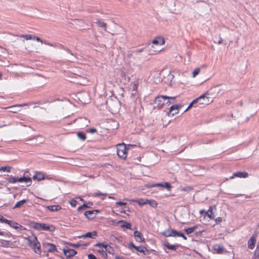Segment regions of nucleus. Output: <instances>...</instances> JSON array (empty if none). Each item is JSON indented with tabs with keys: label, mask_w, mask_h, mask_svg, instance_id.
<instances>
[{
	"label": "nucleus",
	"mask_w": 259,
	"mask_h": 259,
	"mask_svg": "<svg viewBox=\"0 0 259 259\" xmlns=\"http://www.w3.org/2000/svg\"><path fill=\"white\" fill-rule=\"evenodd\" d=\"M139 81L138 80H135L131 83L130 89L132 90V92H135V93H132V95H134V94L136 93V92H137V90L139 87Z\"/></svg>",
	"instance_id": "6ab92c4d"
},
{
	"label": "nucleus",
	"mask_w": 259,
	"mask_h": 259,
	"mask_svg": "<svg viewBox=\"0 0 259 259\" xmlns=\"http://www.w3.org/2000/svg\"><path fill=\"white\" fill-rule=\"evenodd\" d=\"M164 246L168 249H171L172 250H176L178 247V245H171L168 242H165L164 243Z\"/></svg>",
	"instance_id": "7c9ffc66"
},
{
	"label": "nucleus",
	"mask_w": 259,
	"mask_h": 259,
	"mask_svg": "<svg viewBox=\"0 0 259 259\" xmlns=\"http://www.w3.org/2000/svg\"><path fill=\"white\" fill-rule=\"evenodd\" d=\"M114 31L116 32V34H123L124 33V29L119 26L118 24H115L114 25Z\"/></svg>",
	"instance_id": "a878e982"
},
{
	"label": "nucleus",
	"mask_w": 259,
	"mask_h": 259,
	"mask_svg": "<svg viewBox=\"0 0 259 259\" xmlns=\"http://www.w3.org/2000/svg\"><path fill=\"white\" fill-rule=\"evenodd\" d=\"M97 236V233L96 231H93L91 232H88L84 235H82L79 237V238H94L95 237Z\"/></svg>",
	"instance_id": "4be33fe9"
},
{
	"label": "nucleus",
	"mask_w": 259,
	"mask_h": 259,
	"mask_svg": "<svg viewBox=\"0 0 259 259\" xmlns=\"http://www.w3.org/2000/svg\"><path fill=\"white\" fill-rule=\"evenodd\" d=\"M89 259H97L96 257L93 254H90L88 255Z\"/></svg>",
	"instance_id": "0e129e2a"
},
{
	"label": "nucleus",
	"mask_w": 259,
	"mask_h": 259,
	"mask_svg": "<svg viewBox=\"0 0 259 259\" xmlns=\"http://www.w3.org/2000/svg\"><path fill=\"white\" fill-rule=\"evenodd\" d=\"M28 241L29 244L33 248L34 251L38 254H40L41 253L40 244L36 237L33 236L31 238H29Z\"/></svg>",
	"instance_id": "39448f33"
},
{
	"label": "nucleus",
	"mask_w": 259,
	"mask_h": 259,
	"mask_svg": "<svg viewBox=\"0 0 259 259\" xmlns=\"http://www.w3.org/2000/svg\"><path fill=\"white\" fill-rule=\"evenodd\" d=\"M143 50V49H136L133 50V53L137 56L139 53L142 52Z\"/></svg>",
	"instance_id": "603ef678"
},
{
	"label": "nucleus",
	"mask_w": 259,
	"mask_h": 259,
	"mask_svg": "<svg viewBox=\"0 0 259 259\" xmlns=\"http://www.w3.org/2000/svg\"><path fill=\"white\" fill-rule=\"evenodd\" d=\"M222 41H223V39L221 38V37L220 36L219 40L217 41L216 40H214V42L218 43V44H222Z\"/></svg>",
	"instance_id": "052dcab7"
},
{
	"label": "nucleus",
	"mask_w": 259,
	"mask_h": 259,
	"mask_svg": "<svg viewBox=\"0 0 259 259\" xmlns=\"http://www.w3.org/2000/svg\"><path fill=\"white\" fill-rule=\"evenodd\" d=\"M248 174L246 172L237 171L233 174V176L230 178V179H233L235 177H238L240 178H246L248 177Z\"/></svg>",
	"instance_id": "ddd939ff"
},
{
	"label": "nucleus",
	"mask_w": 259,
	"mask_h": 259,
	"mask_svg": "<svg viewBox=\"0 0 259 259\" xmlns=\"http://www.w3.org/2000/svg\"><path fill=\"white\" fill-rule=\"evenodd\" d=\"M76 203H77V201L74 200V199H71L70 201H69V204L72 206V207H75L76 205Z\"/></svg>",
	"instance_id": "864d4df0"
},
{
	"label": "nucleus",
	"mask_w": 259,
	"mask_h": 259,
	"mask_svg": "<svg viewBox=\"0 0 259 259\" xmlns=\"http://www.w3.org/2000/svg\"><path fill=\"white\" fill-rule=\"evenodd\" d=\"M206 211L204 209H202L200 211V213L201 214H205V215H206Z\"/></svg>",
	"instance_id": "774afa93"
},
{
	"label": "nucleus",
	"mask_w": 259,
	"mask_h": 259,
	"mask_svg": "<svg viewBox=\"0 0 259 259\" xmlns=\"http://www.w3.org/2000/svg\"><path fill=\"white\" fill-rule=\"evenodd\" d=\"M147 204H149L151 206L153 207H156L157 206V203L154 200H149L147 199Z\"/></svg>",
	"instance_id": "e433bc0d"
},
{
	"label": "nucleus",
	"mask_w": 259,
	"mask_h": 259,
	"mask_svg": "<svg viewBox=\"0 0 259 259\" xmlns=\"http://www.w3.org/2000/svg\"><path fill=\"white\" fill-rule=\"evenodd\" d=\"M136 56L133 53V51L132 52H128L126 55V57L128 58H131L132 57Z\"/></svg>",
	"instance_id": "3c124183"
},
{
	"label": "nucleus",
	"mask_w": 259,
	"mask_h": 259,
	"mask_svg": "<svg viewBox=\"0 0 259 259\" xmlns=\"http://www.w3.org/2000/svg\"><path fill=\"white\" fill-rule=\"evenodd\" d=\"M76 121L78 122L79 125L81 127L87 126L88 125V124L89 123V120L86 118L84 117H80L77 119H76L73 121V122H74Z\"/></svg>",
	"instance_id": "f8f14e48"
},
{
	"label": "nucleus",
	"mask_w": 259,
	"mask_h": 259,
	"mask_svg": "<svg viewBox=\"0 0 259 259\" xmlns=\"http://www.w3.org/2000/svg\"><path fill=\"white\" fill-rule=\"evenodd\" d=\"M213 249L218 253H222L224 251V247L221 245L216 244L213 246Z\"/></svg>",
	"instance_id": "bb28decb"
},
{
	"label": "nucleus",
	"mask_w": 259,
	"mask_h": 259,
	"mask_svg": "<svg viewBox=\"0 0 259 259\" xmlns=\"http://www.w3.org/2000/svg\"><path fill=\"white\" fill-rule=\"evenodd\" d=\"M27 105L26 104H17L16 105L12 106L7 107V109H10L9 111L12 113H17L18 111H20L19 108L21 107Z\"/></svg>",
	"instance_id": "2eb2a0df"
},
{
	"label": "nucleus",
	"mask_w": 259,
	"mask_h": 259,
	"mask_svg": "<svg viewBox=\"0 0 259 259\" xmlns=\"http://www.w3.org/2000/svg\"><path fill=\"white\" fill-rule=\"evenodd\" d=\"M177 236L182 237L184 240L187 239V237L184 235V234H183L182 233H181V232H178L177 234Z\"/></svg>",
	"instance_id": "5fc2aeb1"
},
{
	"label": "nucleus",
	"mask_w": 259,
	"mask_h": 259,
	"mask_svg": "<svg viewBox=\"0 0 259 259\" xmlns=\"http://www.w3.org/2000/svg\"><path fill=\"white\" fill-rule=\"evenodd\" d=\"M200 69L199 68H197L194 70L192 73V76L195 77L197 75H198L200 72Z\"/></svg>",
	"instance_id": "de8ad7c7"
},
{
	"label": "nucleus",
	"mask_w": 259,
	"mask_h": 259,
	"mask_svg": "<svg viewBox=\"0 0 259 259\" xmlns=\"http://www.w3.org/2000/svg\"><path fill=\"white\" fill-rule=\"evenodd\" d=\"M252 259H259V242L257 243L255 250L254 252L253 257Z\"/></svg>",
	"instance_id": "2f4dec72"
},
{
	"label": "nucleus",
	"mask_w": 259,
	"mask_h": 259,
	"mask_svg": "<svg viewBox=\"0 0 259 259\" xmlns=\"http://www.w3.org/2000/svg\"><path fill=\"white\" fill-rule=\"evenodd\" d=\"M18 182L20 183H31V179L29 177H22L20 178H18Z\"/></svg>",
	"instance_id": "c85d7f7f"
},
{
	"label": "nucleus",
	"mask_w": 259,
	"mask_h": 259,
	"mask_svg": "<svg viewBox=\"0 0 259 259\" xmlns=\"http://www.w3.org/2000/svg\"><path fill=\"white\" fill-rule=\"evenodd\" d=\"M134 237L135 240L137 242H144L145 239L143 237L142 233L138 231H136L134 232Z\"/></svg>",
	"instance_id": "aec40b11"
},
{
	"label": "nucleus",
	"mask_w": 259,
	"mask_h": 259,
	"mask_svg": "<svg viewBox=\"0 0 259 259\" xmlns=\"http://www.w3.org/2000/svg\"><path fill=\"white\" fill-rule=\"evenodd\" d=\"M197 228V226H194L192 227H190V228H188L187 229H185V232L187 234H191L193 232H194L195 231V230Z\"/></svg>",
	"instance_id": "473e14b6"
},
{
	"label": "nucleus",
	"mask_w": 259,
	"mask_h": 259,
	"mask_svg": "<svg viewBox=\"0 0 259 259\" xmlns=\"http://www.w3.org/2000/svg\"><path fill=\"white\" fill-rule=\"evenodd\" d=\"M117 155L122 159H125L126 157L127 153L125 145L124 144H118L116 147Z\"/></svg>",
	"instance_id": "0eeeda50"
},
{
	"label": "nucleus",
	"mask_w": 259,
	"mask_h": 259,
	"mask_svg": "<svg viewBox=\"0 0 259 259\" xmlns=\"http://www.w3.org/2000/svg\"><path fill=\"white\" fill-rule=\"evenodd\" d=\"M196 104V103H193V101L191 102L187 108L185 110V111L188 110L193 105Z\"/></svg>",
	"instance_id": "e2e57ef3"
},
{
	"label": "nucleus",
	"mask_w": 259,
	"mask_h": 259,
	"mask_svg": "<svg viewBox=\"0 0 259 259\" xmlns=\"http://www.w3.org/2000/svg\"><path fill=\"white\" fill-rule=\"evenodd\" d=\"M99 212L98 210H88L85 211L84 215L89 219H93L95 218V214Z\"/></svg>",
	"instance_id": "4468645a"
},
{
	"label": "nucleus",
	"mask_w": 259,
	"mask_h": 259,
	"mask_svg": "<svg viewBox=\"0 0 259 259\" xmlns=\"http://www.w3.org/2000/svg\"><path fill=\"white\" fill-rule=\"evenodd\" d=\"M77 136L78 138L82 141H84L86 139V136L83 132H78L77 133Z\"/></svg>",
	"instance_id": "58836bf2"
},
{
	"label": "nucleus",
	"mask_w": 259,
	"mask_h": 259,
	"mask_svg": "<svg viewBox=\"0 0 259 259\" xmlns=\"http://www.w3.org/2000/svg\"><path fill=\"white\" fill-rule=\"evenodd\" d=\"M7 181L10 183H16L18 182V178L10 176L7 179Z\"/></svg>",
	"instance_id": "f704fd0d"
},
{
	"label": "nucleus",
	"mask_w": 259,
	"mask_h": 259,
	"mask_svg": "<svg viewBox=\"0 0 259 259\" xmlns=\"http://www.w3.org/2000/svg\"><path fill=\"white\" fill-rule=\"evenodd\" d=\"M107 194L106 193H103L100 192H96L94 193L93 196L95 197H100L101 196H106Z\"/></svg>",
	"instance_id": "8fccbe9b"
},
{
	"label": "nucleus",
	"mask_w": 259,
	"mask_h": 259,
	"mask_svg": "<svg viewBox=\"0 0 259 259\" xmlns=\"http://www.w3.org/2000/svg\"><path fill=\"white\" fill-rule=\"evenodd\" d=\"M175 98V97H168L165 96H158L155 98L154 101L155 107L160 109L165 103L169 105L170 102L169 100H167L166 102L165 101L169 99L174 100Z\"/></svg>",
	"instance_id": "7ed1b4c3"
},
{
	"label": "nucleus",
	"mask_w": 259,
	"mask_h": 259,
	"mask_svg": "<svg viewBox=\"0 0 259 259\" xmlns=\"http://www.w3.org/2000/svg\"><path fill=\"white\" fill-rule=\"evenodd\" d=\"M11 167L10 166H3L0 167V170L2 171L10 172Z\"/></svg>",
	"instance_id": "c03bdc74"
},
{
	"label": "nucleus",
	"mask_w": 259,
	"mask_h": 259,
	"mask_svg": "<svg viewBox=\"0 0 259 259\" xmlns=\"http://www.w3.org/2000/svg\"><path fill=\"white\" fill-rule=\"evenodd\" d=\"M147 199H139L138 200H136V202L139 204V205H145V204H147V201H146Z\"/></svg>",
	"instance_id": "79ce46f5"
},
{
	"label": "nucleus",
	"mask_w": 259,
	"mask_h": 259,
	"mask_svg": "<svg viewBox=\"0 0 259 259\" xmlns=\"http://www.w3.org/2000/svg\"><path fill=\"white\" fill-rule=\"evenodd\" d=\"M33 39L36 40L37 41L40 42L41 44L43 43V40L42 39H41L38 37L35 36V35H34V38H33Z\"/></svg>",
	"instance_id": "bf43d9fd"
},
{
	"label": "nucleus",
	"mask_w": 259,
	"mask_h": 259,
	"mask_svg": "<svg viewBox=\"0 0 259 259\" xmlns=\"http://www.w3.org/2000/svg\"><path fill=\"white\" fill-rule=\"evenodd\" d=\"M98 252L104 257L106 258L107 257V254L105 249H99Z\"/></svg>",
	"instance_id": "49530a36"
},
{
	"label": "nucleus",
	"mask_w": 259,
	"mask_h": 259,
	"mask_svg": "<svg viewBox=\"0 0 259 259\" xmlns=\"http://www.w3.org/2000/svg\"><path fill=\"white\" fill-rule=\"evenodd\" d=\"M222 221V218L221 217H218L215 219L217 223H220Z\"/></svg>",
	"instance_id": "338daca9"
},
{
	"label": "nucleus",
	"mask_w": 259,
	"mask_h": 259,
	"mask_svg": "<svg viewBox=\"0 0 259 259\" xmlns=\"http://www.w3.org/2000/svg\"><path fill=\"white\" fill-rule=\"evenodd\" d=\"M213 206H210L208 211L206 212V215L210 219H213L214 218V213L212 211Z\"/></svg>",
	"instance_id": "cd10ccee"
},
{
	"label": "nucleus",
	"mask_w": 259,
	"mask_h": 259,
	"mask_svg": "<svg viewBox=\"0 0 259 259\" xmlns=\"http://www.w3.org/2000/svg\"><path fill=\"white\" fill-rule=\"evenodd\" d=\"M64 253L67 257H70L74 256L76 253V252L74 249H64Z\"/></svg>",
	"instance_id": "b1692460"
},
{
	"label": "nucleus",
	"mask_w": 259,
	"mask_h": 259,
	"mask_svg": "<svg viewBox=\"0 0 259 259\" xmlns=\"http://www.w3.org/2000/svg\"><path fill=\"white\" fill-rule=\"evenodd\" d=\"M87 132H88V133L94 134V133H96L97 132V130L96 128H90V129H88L87 130Z\"/></svg>",
	"instance_id": "4d7b16f0"
},
{
	"label": "nucleus",
	"mask_w": 259,
	"mask_h": 259,
	"mask_svg": "<svg viewBox=\"0 0 259 259\" xmlns=\"http://www.w3.org/2000/svg\"><path fill=\"white\" fill-rule=\"evenodd\" d=\"M34 180L40 181L45 179L44 174L41 172H36L33 177Z\"/></svg>",
	"instance_id": "393cba45"
},
{
	"label": "nucleus",
	"mask_w": 259,
	"mask_h": 259,
	"mask_svg": "<svg viewBox=\"0 0 259 259\" xmlns=\"http://www.w3.org/2000/svg\"><path fill=\"white\" fill-rule=\"evenodd\" d=\"M178 232L175 230H171V237H176Z\"/></svg>",
	"instance_id": "13d9d810"
},
{
	"label": "nucleus",
	"mask_w": 259,
	"mask_h": 259,
	"mask_svg": "<svg viewBox=\"0 0 259 259\" xmlns=\"http://www.w3.org/2000/svg\"><path fill=\"white\" fill-rule=\"evenodd\" d=\"M96 247H102L106 251V253L113 254V248L110 245L105 244L103 243H98L95 245Z\"/></svg>",
	"instance_id": "1a4fd4ad"
},
{
	"label": "nucleus",
	"mask_w": 259,
	"mask_h": 259,
	"mask_svg": "<svg viewBox=\"0 0 259 259\" xmlns=\"http://www.w3.org/2000/svg\"><path fill=\"white\" fill-rule=\"evenodd\" d=\"M161 234L164 237H171V229H168L161 233Z\"/></svg>",
	"instance_id": "ea45409f"
},
{
	"label": "nucleus",
	"mask_w": 259,
	"mask_h": 259,
	"mask_svg": "<svg viewBox=\"0 0 259 259\" xmlns=\"http://www.w3.org/2000/svg\"><path fill=\"white\" fill-rule=\"evenodd\" d=\"M164 44V38L161 37H157L152 41L151 49L148 51L150 55H153L161 50V48H155V46L160 47Z\"/></svg>",
	"instance_id": "f257e3e1"
},
{
	"label": "nucleus",
	"mask_w": 259,
	"mask_h": 259,
	"mask_svg": "<svg viewBox=\"0 0 259 259\" xmlns=\"http://www.w3.org/2000/svg\"><path fill=\"white\" fill-rule=\"evenodd\" d=\"M92 205V202H88L87 204H83L82 205H81L78 207V210H80L82 209L86 208H89L91 207V206Z\"/></svg>",
	"instance_id": "c9c22d12"
},
{
	"label": "nucleus",
	"mask_w": 259,
	"mask_h": 259,
	"mask_svg": "<svg viewBox=\"0 0 259 259\" xmlns=\"http://www.w3.org/2000/svg\"><path fill=\"white\" fill-rule=\"evenodd\" d=\"M65 50L67 52L69 53L71 55L74 56L73 58H70V61L74 62L76 60V56L75 55H74L68 49H66Z\"/></svg>",
	"instance_id": "09e8293b"
},
{
	"label": "nucleus",
	"mask_w": 259,
	"mask_h": 259,
	"mask_svg": "<svg viewBox=\"0 0 259 259\" xmlns=\"http://www.w3.org/2000/svg\"><path fill=\"white\" fill-rule=\"evenodd\" d=\"M48 209L51 211H55L60 210L61 207L59 205H50L48 206Z\"/></svg>",
	"instance_id": "c756f323"
},
{
	"label": "nucleus",
	"mask_w": 259,
	"mask_h": 259,
	"mask_svg": "<svg viewBox=\"0 0 259 259\" xmlns=\"http://www.w3.org/2000/svg\"><path fill=\"white\" fill-rule=\"evenodd\" d=\"M96 23L97 24L101 27H102V28H105L106 27V23H105L104 22H102L101 20H97V21H96Z\"/></svg>",
	"instance_id": "37998d69"
},
{
	"label": "nucleus",
	"mask_w": 259,
	"mask_h": 259,
	"mask_svg": "<svg viewBox=\"0 0 259 259\" xmlns=\"http://www.w3.org/2000/svg\"><path fill=\"white\" fill-rule=\"evenodd\" d=\"M46 247L47 249V251L48 252H52L54 251H57L56 246L54 244L50 243H46Z\"/></svg>",
	"instance_id": "5701e85b"
},
{
	"label": "nucleus",
	"mask_w": 259,
	"mask_h": 259,
	"mask_svg": "<svg viewBox=\"0 0 259 259\" xmlns=\"http://www.w3.org/2000/svg\"><path fill=\"white\" fill-rule=\"evenodd\" d=\"M126 205V203L117 201L114 204V213L117 215L119 214L120 213L125 212V208Z\"/></svg>",
	"instance_id": "423d86ee"
},
{
	"label": "nucleus",
	"mask_w": 259,
	"mask_h": 259,
	"mask_svg": "<svg viewBox=\"0 0 259 259\" xmlns=\"http://www.w3.org/2000/svg\"><path fill=\"white\" fill-rule=\"evenodd\" d=\"M20 37L25 38L26 40H30L33 39L34 35L31 34H22L20 35Z\"/></svg>",
	"instance_id": "a19ab883"
},
{
	"label": "nucleus",
	"mask_w": 259,
	"mask_h": 259,
	"mask_svg": "<svg viewBox=\"0 0 259 259\" xmlns=\"http://www.w3.org/2000/svg\"><path fill=\"white\" fill-rule=\"evenodd\" d=\"M162 185H163V183H157V184H155L154 185H153L152 186H151V187H162Z\"/></svg>",
	"instance_id": "69168bd1"
},
{
	"label": "nucleus",
	"mask_w": 259,
	"mask_h": 259,
	"mask_svg": "<svg viewBox=\"0 0 259 259\" xmlns=\"http://www.w3.org/2000/svg\"><path fill=\"white\" fill-rule=\"evenodd\" d=\"M209 98L206 94L203 95L193 100V103H196L198 107H203L209 104L210 102Z\"/></svg>",
	"instance_id": "20e7f679"
},
{
	"label": "nucleus",
	"mask_w": 259,
	"mask_h": 259,
	"mask_svg": "<svg viewBox=\"0 0 259 259\" xmlns=\"http://www.w3.org/2000/svg\"><path fill=\"white\" fill-rule=\"evenodd\" d=\"M256 237L254 235L252 236L250 239L248 240L247 242V245L248 248L250 249H252L254 246L256 242Z\"/></svg>",
	"instance_id": "dca6fc26"
},
{
	"label": "nucleus",
	"mask_w": 259,
	"mask_h": 259,
	"mask_svg": "<svg viewBox=\"0 0 259 259\" xmlns=\"http://www.w3.org/2000/svg\"><path fill=\"white\" fill-rule=\"evenodd\" d=\"M162 187H165L169 191L170 190V189L171 188V186H170V184L168 182L163 183V185H162Z\"/></svg>",
	"instance_id": "a18cd8bd"
},
{
	"label": "nucleus",
	"mask_w": 259,
	"mask_h": 259,
	"mask_svg": "<svg viewBox=\"0 0 259 259\" xmlns=\"http://www.w3.org/2000/svg\"><path fill=\"white\" fill-rule=\"evenodd\" d=\"M128 69L127 67H123L119 70V73L120 74V76L122 77V80L123 81L124 83H125L126 82L129 81L130 77L128 76H126V74H128Z\"/></svg>",
	"instance_id": "6e6552de"
},
{
	"label": "nucleus",
	"mask_w": 259,
	"mask_h": 259,
	"mask_svg": "<svg viewBox=\"0 0 259 259\" xmlns=\"http://www.w3.org/2000/svg\"><path fill=\"white\" fill-rule=\"evenodd\" d=\"M136 247V246L135 245V244L133 243V242H131L129 245H128V248L130 249H132V248H135V247Z\"/></svg>",
	"instance_id": "680f3d73"
},
{
	"label": "nucleus",
	"mask_w": 259,
	"mask_h": 259,
	"mask_svg": "<svg viewBox=\"0 0 259 259\" xmlns=\"http://www.w3.org/2000/svg\"><path fill=\"white\" fill-rule=\"evenodd\" d=\"M8 222V220L4 218L2 215L0 214V222L2 223H6Z\"/></svg>",
	"instance_id": "6e6d98bb"
},
{
	"label": "nucleus",
	"mask_w": 259,
	"mask_h": 259,
	"mask_svg": "<svg viewBox=\"0 0 259 259\" xmlns=\"http://www.w3.org/2000/svg\"><path fill=\"white\" fill-rule=\"evenodd\" d=\"M78 98L82 103H86L89 100V95L86 92H81L78 94Z\"/></svg>",
	"instance_id": "9b49d317"
},
{
	"label": "nucleus",
	"mask_w": 259,
	"mask_h": 259,
	"mask_svg": "<svg viewBox=\"0 0 259 259\" xmlns=\"http://www.w3.org/2000/svg\"><path fill=\"white\" fill-rule=\"evenodd\" d=\"M117 224L119 225L122 228H125L129 230L131 229V224L124 221H119L117 222Z\"/></svg>",
	"instance_id": "a211bd4d"
},
{
	"label": "nucleus",
	"mask_w": 259,
	"mask_h": 259,
	"mask_svg": "<svg viewBox=\"0 0 259 259\" xmlns=\"http://www.w3.org/2000/svg\"><path fill=\"white\" fill-rule=\"evenodd\" d=\"M180 107L178 105H172L169 108V113L174 116L179 112Z\"/></svg>",
	"instance_id": "412c9836"
},
{
	"label": "nucleus",
	"mask_w": 259,
	"mask_h": 259,
	"mask_svg": "<svg viewBox=\"0 0 259 259\" xmlns=\"http://www.w3.org/2000/svg\"><path fill=\"white\" fill-rule=\"evenodd\" d=\"M136 250L145 253V252L147 250V249L146 247L143 246H137L135 248Z\"/></svg>",
	"instance_id": "4c0bfd02"
},
{
	"label": "nucleus",
	"mask_w": 259,
	"mask_h": 259,
	"mask_svg": "<svg viewBox=\"0 0 259 259\" xmlns=\"http://www.w3.org/2000/svg\"><path fill=\"white\" fill-rule=\"evenodd\" d=\"M31 226L33 229L38 231L44 230L53 232L55 230L54 226L52 225H49L45 223H39L33 222L31 223Z\"/></svg>",
	"instance_id": "f03ea898"
},
{
	"label": "nucleus",
	"mask_w": 259,
	"mask_h": 259,
	"mask_svg": "<svg viewBox=\"0 0 259 259\" xmlns=\"http://www.w3.org/2000/svg\"><path fill=\"white\" fill-rule=\"evenodd\" d=\"M6 224H8L11 227L14 228L15 229H19L20 230H24L25 228L22 225H20L19 224L9 221L8 220V222H6Z\"/></svg>",
	"instance_id": "9d476101"
},
{
	"label": "nucleus",
	"mask_w": 259,
	"mask_h": 259,
	"mask_svg": "<svg viewBox=\"0 0 259 259\" xmlns=\"http://www.w3.org/2000/svg\"><path fill=\"white\" fill-rule=\"evenodd\" d=\"M26 202V200L23 199L21 200L16 203L14 207H13L14 209L17 208H20L22 206L23 204H24Z\"/></svg>",
	"instance_id": "72a5a7b5"
},
{
	"label": "nucleus",
	"mask_w": 259,
	"mask_h": 259,
	"mask_svg": "<svg viewBox=\"0 0 259 259\" xmlns=\"http://www.w3.org/2000/svg\"><path fill=\"white\" fill-rule=\"evenodd\" d=\"M128 66H129V67L131 68V69H132V70H136V69L139 70L141 68V66L139 63H138L137 62H135L133 60H130L129 61Z\"/></svg>",
	"instance_id": "f3484780"
}]
</instances>
